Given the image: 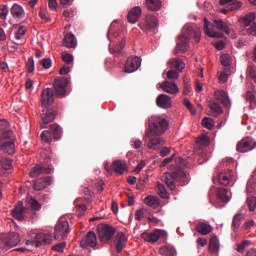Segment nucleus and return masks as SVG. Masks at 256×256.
Wrapping results in <instances>:
<instances>
[{
  "mask_svg": "<svg viewBox=\"0 0 256 256\" xmlns=\"http://www.w3.org/2000/svg\"><path fill=\"white\" fill-rule=\"evenodd\" d=\"M194 39L195 43L201 41V29L195 24H187L183 27L181 35L178 36V42L175 48V55L187 53L189 51V41Z\"/></svg>",
  "mask_w": 256,
  "mask_h": 256,
  "instance_id": "f257e3e1",
  "label": "nucleus"
},
{
  "mask_svg": "<svg viewBox=\"0 0 256 256\" xmlns=\"http://www.w3.org/2000/svg\"><path fill=\"white\" fill-rule=\"evenodd\" d=\"M183 167H187V161L182 157L175 158V164L170 166V172H166L162 176V181L170 189V191H175V182L185 179L186 174Z\"/></svg>",
  "mask_w": 256,
  "mask_h": 256,
  "instance_id": "f03ea898",
  "label": "nucleus"
},
{
  "mask_svg": "<svg viewBox=\"0 0 256 256\" xmlns=\"http://www.w3.org/2000/svg\"><path fill=\"white\" fill-rule=\"evenodd\" d=\"M41 101H42V107L46 110H42L41 119L43 125H49V123H52V121H55V117H57V110L53 108H47L51 107L53 103H55V91H53V88H46L42 91L41 94Z\"/></svg>",
  "mask_w": 256,
  "mask_h": 256,
  "instance_id": "7ed1b4c3",
  "label": "nucleus"
},
{
  "mask_svg": "<svg viewBox=\"0 0 256 256\" xmlns=\"http://www.w3.org/2000/svg\"><path fill=\"white\" fill-rule=\"evenodd\" d=\"M0 145L1 151L13 155L15 153V134L7 120H0Z\"/></svg>",
  "mask_w": 256,
  "mask_h": 256,
  "instance_id": "20e7f679",
  "label": "nucleus"
},
{
  "mask_svg": "<svg viewBox=\"0 0 256 256\" xmlns=\"http://www.w3.org/2000/svg\"><path fill=\"white\" fill-rule=\"evenodd\" d=\"M148 125V133H152L154 135H163L165 131H167V129L169 128V121L160 116H152L148 120Z\"/></svg>",
  "mask_w": 256,
  "mask_h": 256,
  "instance_id": "39448f33",
  "label": "nucleus"
},
{
  "mask_svg": "<svg viewBox=\"0 0 256 256\" xmlns=\"http://www.w3.org/2000/svg\"><path fill=\"white\" fill-rule=\"evenodd\" d=\"M148 149L152 151H159L163 145H165V139L161 137V134H153V132H147L145 135Z\"/></svg>",
  "mask_w": 256,
  "mask_h": 256,
  "instance_id": "423d86ee",
  "label": "nucleus"
},
{
  "mask_svg": "<svg viewBox=\"0 0 256 256\" xmlns=\"http://www.w3.org/2000/svg\"><path fill=\"white\" fill-rule=\"evenodd\" d=\"M67 235H69V222L61 218L55 226L54 239H56V241H61V239H65Z\"/></svg>",
  "mask_w": 256,
  "mask_h": 256,
  "instance_id": "0eeeda50",
  "label": "nucleus"
},
{
  "mask_svg": "<svg viewBox=\"0 0 256 256\" xmlns=\"http://www.w3.org/2000/svg\"><path fill=\"white\" fill-rule=\"evenodd\" d=\"M97 231L98 237L102 243H109V241L113 239V235H115V228L107 224H102L98 227Z\"/></svg>",
  "mask_w": 256,
  "mask_h": 256,
  "instance_id": "6e6552de",
  "label": "nucleus"
},
{
  "mask_svg": "<svg viewBox=\"0 0 256 256\" xmlns=\"http://www.w3.org/2000/svg\"><path fill=\"white\" fill-rule=\"evenodd\" d=\"M142 239L147 243H157L159 239H167V232L161 229H155L153 232H143Z\"/></svg>",
  "mask_w": 256,
  "mask_h": 256,
  "instance_id": "1a4fd4ad",
  "label": "nucleus"
},
{
  "mask_svg": "<svg viewBox=\"0 0 256 256\" xmlns=\"http://www.w3.org/2000/svg\"><path fill=\"white\" fill-rule=\"evenodd\" d=\"M256 149V141L252 137H245L240 140L236 146V151L239 153H249Z\"/></svg>",
  "mask_w": 256,
  "mask_h": 256,
  "instance_id": "9d476101",
  "label": "nucleus"
},
{
  "mask_svg": "<svg viewBox=\"0 0 256 256\" xmlns=\"http://www.w3.org/2000/svg\"><path fill=\"white\" fill-rule=\"evenodd\" d=\"M69 78H59L54 80L53 87L56 93V97L63 98L67 95V85H69Z\"/></svg>",
  "mask_w": 256,
  "mask_h": 256,
  "instance_id": "9b49d317",
  "label": "nucleus"
},
{
  "mask_svg": "<svg viewBox=\"0 0 256 256\" xmlns=\"http://www.w3.org/2000/svg\"><path fill=\"white\" fill-rule=\"evenodd\" d=\"M1 241L6 248L17 247L21 241V237L18 233L10 232L6 235L1 236Z\"/></svg>",
  "mask_w": 256,
  "mask_h": 256,
  "instance_id": "f8f14e48",
  "label": "nucleus"
},
{
  "mask_svg": "<svg viewBox=\"0 0 256 256\" xmlns=\"http://www.w3.org/2000/svg\"><path fill=\"white\" fill-rule=\"evenodd\" d=\"M141 67V58L138 56L129 57L125 63V73H135Z\"/></svg>",
  "mask_w": 256,
  "mask_h": 256,
  "instance_id": "ddd939ff",
  "label": "nucleus"
},
{
  "mask_svg": "<svg viewBox=\"0 0 256 256\" xmlns=\"http://www.w3.org/2000/svg\"><path fill=\"white\" fill-rule=\"evenodd\" d=\"M80 245L83 249H87V247H97V235H95V232H88L86 237L81 240Z\"/></svg>",
  "mask_w": 256,
  "mask_h": 256,
  "instance_id": "4468645a",
  "label": "nucleus"
},
{
  "mask_svg": "<svg viewBox=\"0 0 256 256\" xmlns=\"http://www.w3.org/2000/svg\"><path fill=\"white\" fill-rule=\"evenodd\" d=\"M216 101H220L226 109H231V99L229 95L224 90H218L215 92Z\"/></svg>",
  "mask_w": 256,
  "mask_h": 256,
  "instance_id": "2eb2a0df",
  "label": "nucleus"
},
{
  "mask_svg": "<svg viewBox=\"0 0 256 256\" xmlns=\"http://www.w3.org/2000/svg\"><path fill=\"white\" fill-rule=\"evenodd\" d=\"M53 183V178L50 176L42 177L34 182L35 191H43L46 187H49Z\"/></svg>",
  "mask_w": 256,
  "mask_h": 256,
  "instance_id": "dca6fc26",
  "label": "nucleus"
},
{
  "mask_svg": "<svg viewBox=\"0 0 256 256\" xmlns=\"http://www.w3.org/2000/svg\"><path fill=\"white\" fill-rule=\"evenodd\" d=\"M53 172V168L37 165L36 167L32 168L30 171V177L35 178L39 177V175H49Z\"/></svg>",
  "mask_w": 256,
  "mask_h": 256,
  "instance_id": "f3484780",
  "label": "nucleus"
},
{
  "mask_svg": "<svg viewBox=\"0 0 256 256\" xmlns=\"http://www.w3.org/2000/svg\"><path fill=\"white\" fill-rule=\"evenodd\" d=\"M233 178V171L232 170H225L224 172L218 173L216 179L220 185H229L231 183V179Z\"/></svg>",
  "mask_w": 256,
  "mask_h": 256,
  "instance_id": "a211bd4d",
  "label": "nucleus"
},
{
  "mask_svg": "<svg viewBox=\"0 0 256 256\" xmlns=\"http://www.w3.org/2000/svg\"><path fill=\"white\" fill-rule=\"evenodd\" d=\"M211 25V22H209V20H207V18L204 19V33L205 35H207L208 37L212 38V39H223V33L215 31V30H211L209 29V26Z\"/></svg>",
  "mask_w": 256,
  "mask_h": 256,
  "instance_id": "6ab92c4d",
  "label": "nucleus"
},
{
  "mask_svg": "<svg viewBox=\"0 0 256 256\" xmlns=\"http://www.w3.org/2000/svg\"><path fill=\"white\" fill-rule=\"evenodd\" d=\"M53 243V236L46 233L36 234V247H41V245H51Z\"/></svg>",
  "mask_w": 256,
  "mask_h": 256,
  "instance_id": "aec40b11",
  "label": "nucleus"
},
{
  "mask_svg": "<svg viewBox=\"0 0 256 256\" xmlns=\"http://www.w3.org/2000/svg\"><path fill=\"white\" fill-rule=\"evenodd\" d=\"M27 214V208L23 207V204L18 203L14 209H12V216L14 219H18V221H23L25 219V215Z\"/></svg>",
  "mask_w": 256,
  "mask_h": 256,
  "instance_id": "412c9836",
  "label": "nucleus"
},
{
  "mask_svg": "<svg viewBox=\"0 0 256 256\" xmlns=\"http://www.w3.org/2000/svg\"><path fill=\"white\" fill-rule=\"evenodd\" d=\"M125 245H127V237L125 236V233L118 232L115 237V247H116L117 253H121Z\"/></svg>",
  "mask_w": 256,
  "mask_h": 256,
  "instance_id": "4be33fe9",
  "label": "nucleus"
},
{
  "mask_svg": "<svg viewBox=\"0 0 256 256\" xmlns=\"http://www.w3.org/2000/svg\"><path fill=\"white\" fill-rule=\"evenodd\" d=\"M157 27V18L153 15H148L145 18L144 24H143V31H146L149 33V31H152V29H155Z\"/></svg>",
  "mask_w": 256,
  "mask_h": 256,
  "instance_id": "5701e85b",
  "label": "nucleus"
},
{
  "mask_svg": "<svg viewBox=\"0 0 256 256\" xmlns=\"http://www.w3.org/2000/svg\"><path fill=\"white\" fill-rule=\"evenodd\" d=\"M127 19H128V23H132V24L137 23L139 19H141V7L136 6L132 8L128 13Z\"/></svg>",
  "mask_w": 256,
  "mask_h": 256,
  "instance_id": "b1692460",
  "label": "nucleus"
},
{
  "mask_svg": "<svg viewBox=\"0 0 256 256\" xmlns=\"http://www.w3.org/2000/svg\"><path fill=\"white\" fill-rule=\"evenodd\" d=\"M156 105L162 109H169V107H171V97L167 96L166 94H160L156 98Z\"/></svg>",
  "mask_w": 256,
  "mask_h": 256,
  "instance_id": "393cba45",
  "label": "nucleus"
},
{
  "mask_svg": "<svg viewBox=\"0 0 256 256\" xmlns=\"http://www.w3.org/2000/svg\"><path fill=\"white\" fill-rule=\"evenodd\" d=\"M160 87L165 91V93H170L171 95L179 93V87L173 82L165 81L160 84Z\"/></svg>",
  "mask_w": 256,
  "mask_h": 256,
  "instance_id": "a878e982",
  "label": "nucleus"
},
{
  "mask_svg": "<svg viewBox=\"0 0 256 256\" xmlns=\"http://www.w3.org/2000/svg\"><path fill=\"white\" fill-rule=\"evenodd\" d=\"M145 7L149 11H161V7H163V2H161V0H145Z\"/></svg>",
  "mask_w": 256,
  "mask_h": 256,
  "instance_id": "bb28decb",
  "label": "nucleus"
},
{
  "mask_svg": "<svg viewBox=\"0 0 256 256\" xmlns=\"http://www.w3.org/2000/svg\"><path fill=\"white\" fill-rule=\"evenodd\" d=\"M10 12L14 19H23L25 17V10H23V7L19 4H13Z\"/></svg>",
  "mask_w": 256,
  "mask_h": 256,
  "instance_id": "cd10ccee",
  "label": "nucleus"
},
{
  "mask_svg": "<svg viewBox=\"0 0 256 256\" xmlns=\"http://www.w3.org/2000/svg\"><path fill=\"white\" fill-rule=\"evenodd\" d=\"M125 48V39L121 38V41L116 46L110 45L109 51L115 57H119V55H123V49Z\"/></svg>",
  "mask_w": 256,
  "mask_h": 256,
  "instance_id": "c85d7f7f",
  "label": "nucleus"
},
{
  "mask_svg": "<svg viewBox=\"0 0 256 256\" xmlns=\"http://www.w3.org/2000/svg\"><path fill=\"white\" fill-rule=\"evenodd\" d=\"M112 169L115 173H118V175H123L127 170V163L122 160H116L112 163Z\"/></svg>",
  "mask_w": 256,
  "mask_h": 256,
  "instance_id": "c756f323",
  "label": "nucleus"
},
{
  "mask_svg": "<svg viewBox=\"0 0 256 256\" xmlns=\"http://www.w3.org/2000/svg\"><path fill=\"white\" fill-rule=\"evenodd\" d=\"M168 65L171 69H175L176 71H183L185 69V62L180 58H172L169 60Z\"/></svg>",
  "mask_w": 256,
  "mask_h": 256,
  "instance_id": "7c9ffc66",
  "label": "nucleus"
},
{
  "mask_svg": "<svg viewBox=\"0 0 256 256\" xmlns=\"http://www.w3.org/2000/svg\"><path fill=\"white\" fill-rule=\"evenodd\" d=\"M64 47H67L68 49H73V47L77 46V39L75 38V35L73 34H66L63 40Z\"/></svg>",
  "mask_w": 256,
  "mask_h": 256,
  "instance_id": "2f4dec72",
  "label": "nucleus"
},
{
  "mask_svg": "<svg viewBox=\"0 0 256 256\" xmlns=\"http://www.w3.org/2000/svg\"><path fill=\"white\" fill-rule=\"evenodd\" d=\"M214 26L216 27V29H218V31H221L222 33H225L226 35H229L230 33V29H229V25H227L226 22H224L221 19H217V20H213Z\"/></svg>",
  "mask_w": 256,
  "mask_h": 256,
  "instance_id": "473e14b6",
  "label": "nucleus"
},
{
  "mask_svg": "<svg viewBox=\"0 0 256 256\" xmlns=\"http://www.w3.org/2000/svg\"><path fill=\"white\" fill-rule=\"evenodd\" d=\"M144 203L145 205H148V207H152V209H157L159 205H161V201L155 196H147L144 199Z\"/></svg>",
  "mask_w": 256,
  "mask_h": 256,
  "instance_id": "72a5a7b5",
  "label": "nucleus"
},
{
  "mask_svg": "<svg viewBox=\"0 0 256 256\" xmlns=\"http://www.w3.org/2000/svg\"><path fill=\"white\" fill-rule=\"evenodd\" d=\"M209 251L214 255L219 253V239L216 236H212L209 242Z\"/></svg>",
  "mask_w": 256,
  "mask_h": 256,
  "instance_id": "f704fd0d",
  "label": "nucleus"
},
{
  "mask_svg": "<svg viewBox=\"0 0 256 256\" xmlns=\"http://www.w3.org/2000/svg\"><path fill=\"white\" fill-rule=\"evenodd\" d=\"M196 231L200 233V235H209V233L213 231V228L211 225L201 222L196 226Z\"/></svg>",
  "mask_w": 256,
  "mask_h": 256,
  "instance_id": "c9c22d12",
  "label": "nucleus"
},
{
  "mask_svg": "<svg viewBox=\"0 0 256 256\" xmlns=\"http://www.w3.org/2000/svg\"><path fill=\"white\" fill-rule=\"evenodd\" d=\"M176 251L175 248H173V246H162L159 249V254L163 255V256H175L176 255Z\"/></svg>",
  "mask_w": 256,
  "mask_h": 256,
  "instance_id": "e433bc0d",
  "label": "nucleus"
},
{
  "mask_svg": "<svg viewBox=\"0 0 256 256\" xmlns=\"http://www.w3.org/2000/svg\"><path fill=\"white\" fill-rule=\"evenodd\" d=\"M50 131L54 137V139L59 140L61 135H63V130L61 129V126L58 124H52L50 125Z\"/></svg>",
  "mask_w": 256,
  "mask_h": 256,
  "instance_id": "4c0bfd02",
  "label": "nucleus"
},
{
  "mask_svg": "<svg viewBox=\"0 0 256 256\" xmlns=\"http://www.w3.org/2000/svg\"><path fill=\"white\" fill-rule=\"evenodd\" d=\"M208 106L211 109V111L214 113V117H217V115H221V113H223V108H221L219 103L215 101L209 102Z\"/></svg>",
  "mask_w": 256,
  "mask_h": 256,
  "instance_id": "58836bf2",
  "label": "nucleus"
},
{
  "mask_svg": "<svg viewBox=\"0 0 256 256\" xmlns=\"http://www.w3.org/2000/svg\"><path fill=\"white\" fill-rule=\"evenodd\" d=\"M242 3L237 1L232 4H230L227 9L223 8L220 10V13H223V15H227V11H237V9H241Z\"/></svg>",
  "mask_w": 256,
  "mask_h": 256,
  "instance_id": "ea45409f",
  "label": "nucleus"
},
{
  "mask_svg": "<svg viewBox=\"0 0 256 256\" xmlns=\"http://www.w3.org/2000/svg\"><path fill=\"white\" fill-rule=\"evenodd\" d=\"M243 214H236L232 221L233 231H237L239 227H241V223H243Z\"/></svg>",
  "mask_w": 256,
  "mask_h": 256,
  "instance_id": "a19ab883",
  "label": "nucleus"
},
{
  "mask_svg": "<svg viewBox=\"0 0 256 256\" xmlns=\"http://www.w3.org/2000/svg\"><path fill=\"white\" fill-rule=\"evenodd\" d=\"M217 197L222 203H229V196H227V189L219 188L217 190Z\"/></svg>",
  "mask_w": 256,
  "mask_h": 256,
  "instance_id": "79ce46f5",
  "label": "nucleus"
},
{
  "mask_svg": "<svg viewBox=\"0 0 256 256\" xmlns=\"http://www.w3.org/2000/svg\"><path fill=\"white\" fill-rule=\"evenodd\" d=\"M253 21H255V13H249L246 16H244L243 18V24H244V29L247 27H251V23H253Z\"/></svg>",
  "mask_w": 256,
  "mask_h": 256,
  "instance_id": "37998d69",
  "label": "nucleus"
},
{
  "mask_svg": "<svg viewBox=\"0 0 256 256\" xmlns=\"http://www.w3.org/2000/svg\"><path fill=\"white\" fill-rule=\"evenodd\" d=\"M27 203H28L29 207H31V209H33V211H39V209H41V203H39L33 197L28 198Z\"/></svg>",
  "mask_w": 256,
  "mask_h": 256,
  "instance_id": "c03bdc74",
  "label": "nucleus"
},
{
  "mask_svg": "<svg viewBox=\"0 0 256 256\" xmlns=\"http://www.w3.org/2000/svg\"><path fill=\"white\" fill-rule=\"evenodd\" d=\"M27 33V27L25 26H19L17 31L15 32V39L17 41H21L23 39V36Z\"/></svg>",
  "mask_w": 256,
  "mask_h": 256,
  "instance_id": "a18cd8bd",
  "label": "nucleus"
},
{
  "mask_svg": "<svg viewBox=\"0 0 256 256\" xmlns=\"http://www.w3.org/2000/svg\"><path fill=\"white\" fill-rule=\"evenodd\" d=\"M246 100L248 101V103H250V109H255L256 98H255V94H253V92L246 93Z\"/></svg>",
  "mask_w": 256,
  "mask_h": 256,
  "instance_id": "49530a36",
  "label": "nucleus"
},
{
  "mask_svg": "<svg viewBox=\"0 0 256 256\" xmlns=\"http://www.w3.org/2000/svg\"><path fill=\"white\" fill-rule=\"evenodd\" d=\"M220 62H221V65H223L224 67H229V65H231V55L222 54L220 56Z\"/></svg>",
  "mask_w": 256,
  "mask_h": 256,
  "instance_id": "de8ad7c7",
  "label": "nucleus"
},
{
  "mask_svg": "<svg viewBox=\"0 0 256 256\" xmlns=\"http://www.w3.org/2000/svg\"><path fill=\"white\" fill-rule=\"evenodd\" d=\"M41 140L43 143H51L53 141V137L51 136V132L45 130L41 133Z\"/></svg>",
  "mask_w": 256,
  "mask_h": 256,
  "instance_id": "09e8293b",
  "label": "nucleus"
},
{
  "mask_svg": "<svg viewBox=\"0 0 256 256\" xmlns=\"http://www.w3.org/2000/svg\"><path fill=\"white\" fill-rule=\"evenodd\" d=\"M183 94L189 95L191 93V84H189V78L185 77L183 79Z\"/></svg>",
  "mask_w": 256,
  "mask_h": 256,
  "instance_id": "8fccbe9b",
  "label": "nucleus"
},
{
  "mask_svg": "<svg viewBox=\"0 0 256 256\" xmlns=\"http://www.w3.org/2000/svg\"><path fill=\"white\" fill-rule=\"evenodd\" d=\"M244 31L246 35L256 37V24L254 23L253 25L244 28Z\"/></svg>",
  "mask_w": 256,
  "mask_h": 256,
  "instance_id": "3c124183",
  "label": "nucleus"
},
{
  "mask_svg": "<svg viewBox=\"0 0 256 256\" xmlns=\"http://www.w3.org/2000/svg\"><path fill=\"white\" fill-rule=\"evenodd\" d=\"M247 205L250 209V211H255L256 209V197L255 196H251L247 198Z\"/></svg>",
  "mask_w": 256,
  "mask_h": 256,
  "instance_id": "603ef678",
  "label": "nucleus"
},
{
  "mask_svg": "<svg viewBox=\"0 0 256 256\" xmlns=\"http://www.w3.org/2000/svg\"><path fill=\"white\" fill-rule=\"evenodd\" d=\"M202 125L205 127V129L211 130L215 124L213 123V119L206 117L202 120Z\"/></svg>",
  "mask_w": 256,
  "mask_h": 256,
  "instance_id": "864d4df0",
  "label": "nucleus"
},
{
  "mask_svg": "<svg viewBox=\"0 0 256 256\" xmlns=\"http://www.w3.org/2000/svg\"><path fill=\"white\" fill-rule=\"evenodd\" d=\"M197 145H203V147H207L209 145V137L206 135H202L196 140Z\"/></svg>",
  "mask_w": 256,
  "mask_h": 256,
  "instance_id": "5fc2aeb1",
  "label": "nucleus"
},
{
  "mask_svg": "<svg viewBox=\"0 0 256 256\" xmlns=\"http://www.w3.org/2000/svg\"><path fill=\"white\" fill-rule=\"evenodd\" d=\"M1 165H2V169H4L5 171H9V169H11V159L2 158Z\"/></svg>",
  "mask_w": 256,
  "mask_h": 256,
  "instance_id": "6e6d98bb",
  "label": "nucleus"
},
{
  "mask_svg": "<svg viewBox=\"0 0 256 256\" xmlns=\"http://www.w3.org/2000/svg\"><path fill=\"white\" fill-rule=\"evenodd\" d=\"M26 69L28 73H33V71H35V61L33 60V58L28 59L26 63Z\"/></svg>",
  "mask_w": 256,
  "mask_h": 256,
  "instance_id": "4d7b16f0",
  "label": "nucleus"
},
{
  "mask_svg": "<svg viewBox=\"0 0 256 256\" xmlns=\"http://www.w3.org/2000/svg\"><path fill=\"white\" fill-rule=\"evenodd\" d=\"M9 14V8L7 5L0 6V19H7V15Z\"/></svg>",
  "mask_w": 256,
  "mask_h": 256,
  "instance_id": "13d9d810",
  "label": "nucleus"
},
{
  "mask_svg": "<svg viewBox=\"0 0 256 256\" xmlns=\"http://www.w3.org/2000/svg\"><path fill=\"white\" fill-rule=\"evenodd\" d=\"M39 63L40 65H42L44 69H51V65H52L51 58H44L40 60Z\"/></svg>",
  "mask_w": 256,
  "mask_h": 256,
  "instance_id": "bf43d9fd",
  "label": "nucleus"
},
{
  "mask_svg": "<svg viewBox=\"0 0 256 256\" xmlns=\"http://www.w3.org/2000/svg\"><path fill=\"white\" fill-rule=\"evenodd\" d=\"M62 61H64V63H67V65L73 63V55L67 52L62 53Z\"/></svg>",
  "mask_w": 256,
  "mask_h": 256,
  "instance_id": "052dcab7",
  "label": "nucleus"
},
{
  "mask_svg": "<svg viewBox=\"0 0 256 256\" xmlns=\"http://www.w3.org/2000/svg\"><path fill=\"white\" fill-rule=\"evenodd\" d=\"M251 245V241L249 240H243L241 244H238V248L237 251L239 253H243V251H245V247Z\"/></svg>",
  "mask_w": 256,
  "mask_h": 256,
  "instance_id": "680f3d73",
  "label": "nucleus"
},
{
  "mask_svg": "<svg viewBox=\"0 0 256 256\" xmlns=\"http://www.w3.org/2000/svg\"><path fill=\"white\" fill-rule=\"evenodd\" d=\"M158 193L162 199H167V190L163 184H158Z\"/></svg>",
  "mask_w": 256,
  "mask_h": 256,
  "instance_id": "e2e57ef3",
  "label": "nucleus"
},
{
  "mask_svg": "<svg viewBox=\"0 0 256 256\" xmlns=\"http://www.w3.org/2000/svg\"><path fill=\"white\" fill-rule=\"evenodd\" d=\"M79 200H76L75 203H77ZM76 211L79 213V215H83L85 211H87V206L85 204H76Z\"/></svg>",
  "mask_w": 256,
  "mask_h": 256,
  "instance_id": "0e129e2a",
  "label": "nucleus"
},
{
  "mask_svg": "<svg viewBox=\"0 0 256 256\" xmlns=\"http://www.w3.org/2000/svg\"><path fill=\"white\" fill-rule=\"evenodd\" d=\"M131 147L133 149H141V147H143V141L139 139H134L131 141Z\"/></svg>",
  "mask_w": 256,
  "mask_h": 256,
  "instance_id": "69168bd1",
  "label": "nucleus"
},
{
  "mask_svg": "<svg viewBox=\"0 0 256 256\" xmlns=\"http://www.w3.org/2000/svg\"><path fill=\"white\" fill-rule=\"evenodd\" d=\"M166 76H167V79H179V72L175 70H169Z\"/></svg>",
  "mask_w": 256,
  "mask_h": 256,
  "instance_id": "338daca9",
  "label": "nucleus"
},
{
  "mask_svg": "<svg viewBox=\"0 0 256 256\" xmlns=\"http://www.w3.org/2000/svg\"><path fill=\"white\" fill-rule=\"evenodd\" d=\"M66 245H67V243L62 242L60 244H57V245L53 246V250L57 251L58 253H63V249H65Z\"/></svg>",
  "mask_w": 256,
  "mask_h": 256,
  "instance_id": "774afa93",
  "label": "nucleus"
}]
</instances>
